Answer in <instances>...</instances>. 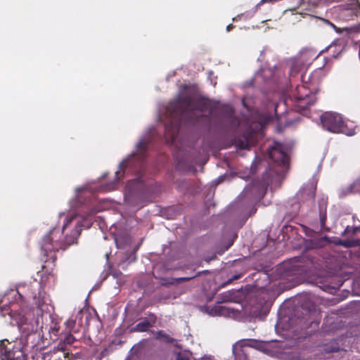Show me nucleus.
Returning <instances> with one entry per match:
<instances>
[{
	"label": "nucleus",
	"mask_w": 360,
	"mask_h": 360,
	"mask_svg": "<svg viewBox=\"0 0 360 360\" xmlns=\"http://www.w3.org/2000/svg\"><path fill=\"white\" fill-rule=\"evenodd\" d=\"M321 20L326 23V24H328V25H330V27H332L336 32L338 33H340V28H338L333 23H332L331 22H330L329 20H326V19H323L321 18Z\"/></svg>",
	"instance_id": "obj_24"
},
{
	"label": "nucleus",
	"mask_w": 360,
	"mask_h": 360,
	"mask_svg": "<svg viewBox=\"0 0 360 360\" xmlns=\"http://www.w3.org/2000/svg\"><path fill=\"white\" fill-rule=\"evenodd\" d=\"M176 360H189L188 359H184V358H181L180 356H178Z\"/></svg>",
	"instance_id": "obj_32"
},
{
	"label": "nucleus",
	"mask_w": 360,
	"mask_h": 360,
	"mask_svg": "<svg viewBox=\"0 0 360 360\" xmlns=\"http://www.w3.org/2000/svg\"><path fill=\"white\" fill-rule=\"evenodd\" d=\"M322 126L327 131L333 133H344L352 136L354 132H347L342 116L335 112H325L321 116Z\"/></svg>",
	"instance_id": "obj_7"
},
{
	"label": "nucleus",
	"mask_w": 360,
	"mask_h": 360,
	"mask_svg": "<svg viewBox=\"0 0 360 360\" xmlns=\"http://www.w3.org/2000/svg\"><path fill=\"white\" fill-rule=\"evenodd\" d=\"M75 337L72 335L69 334L65 337V338L64 340V342L68 345H71L75 342Z\"/></svg>",
	"instance_id": "obj_22"
},
{
	"label": "nucleus",
	"mask_w": 360,
	"mask_h": 360,
	"mask_svg": "<svg viewBox=\"0 0 360 360\" xmlns=\"http://www.w3.org/2000/svg\"><path fill=\"white\" fill-rule=\"evenodd\" d=\"M20 290V288H18L17 289V293L19 295V296H21Z\"/></svg>",
	"instance_id": "obj_35"
},
{
	"label": "nucleus",
	"mask_w": 360,
	"mask_h": 360,
	"mask_svg": "<svg viewBox=\"0 0 360 360\" xmlns=\"http://www.w3.org/2000/svg\"><path fill=\"white\" fill-rule=\"evenodd\" d=\"M39 307L40 308V310L41 311H44V308H43V306L41 304H39Z\"/></svg>",
	"instance_id": "obj_33"
},
{
	"label": "nucleus",
	"mask_w": 360,
	"mask_h": 360,
	"mask_svg": "<svg viewBox=\"0 0 360 360\" xmlns=\"http://www.w3.org/2000/svg\"><path fill=\"white\" fill-rule=\"evenodd\" d=\"M195 276H190V277H181V278H176L175 280L177 281V282H180V281H188V280H191L193 278H194Z\"/></svg>",
	"instance_id": "obj_25"
},
{
	"label": "nucleus",
	"mask_w": 360,
	"mask_h": 360,
	"mask_svg": "<svg viewBox=\"0 0 360 360\" xmlns=\"http://www.w3.org/2000/svg\"><path fill=\"white\" fill-rule=\"evenodd\" d=\"M357 229H358V227H355V228L354 229V231H356Z\"/></svg>",
	"instance_id": "obj_40"
},
{
	"label": "nucleus",
	"mask_w": 360,
	"mask_h": 360,
	"mask_svg": "<svg viewBox=\"0 0 360 360\" xmlns=\"http://www.w3.org/2000/svg\"><path fill=\"white\" fill-rule=\"evenodd\" d=\"M74 324H75V321H73V320L69 319L67 321V326L69 328H71L74 326Z\"/></svg>",
	"instance_id": "obj_26"
},
{
	"label": "nucleus",
	"mask_w": 360,
	"mask_h": 360,
	"mask_svg": "<svg viewBox=\"0 0 360 360\" xmlns=\"http://www.w3.org/2000/svg\"><path fill=\"white\" fill-rule=\"evenodd\" d=\"M248 348H255L270 356L283 360H302L296 349L288 347L285 342H272L264 343L255 340H242L233 345V353L236 357L245 355Z\"/></svg>",
	"instance_id": "obj_3"
},
{
	"label": "nucleus",
	"mask_w": 360,
	"mask_h": 360,
	"mask_svg": "<svg viewBox=\"0 0 360 360\" xmlns=\"http://www.w3.org/2000/svg\"><path fill=\"white\" fill-rule=\"evenodd\" d=\"M4 311H6V314L9 316L11 320V323L12 325H17L22 333L29 334L37 330L38 321H29L28 317L21 313L13 314L11 312L7 311L8 310L6 309V307L0 309L1 314L3 316L6 314V313L4 312Z\"/></svg>",
	"instance_id": "obj_8"
},
{
	"label": "nucleus",
	"mask_w": 360,
	"mask_h": 360,
	"mask_svg": "<svg viewBox=\"0 0 360 360\" xmlns=\"http://www.w3.org/2000/svg\"><path fill=\"white\" fill-rule=\"evenodd\" d=\"M317 53L311 49H304L300 52L299 58L297 59L296 63L304 62L305 64H309L314 59L317 57Z\"/></svg>",
	"instance_id": "obj_12"
},
{
	"label": "nucleus",
	"mask_w": 360,
	"mask_h": 360,
	"mask_svg": "<svg viewBox=\"0 0 360 360\" xmlns=\"http://www.w3.org/2000/svg\"><path fill=\"white\" fill-rule=\"evenodd\" d=\"M272 70L270 68L268 69H262L261 71L257 72L255 74V80L259 81V79L267 81L272 76Z\"/></svg>",
	"instance_id": "obj_15"
},
{
	"label": "nucleus",
	"mask_w": 360,
	"mask_h": 360,
	"mask_svg": "<svg viewBox=\"0 0 360 360\" xmlns=\"http://www.w3.org/2000/svg\"><path fill=\"white\" fill-rule=\"evenodd\" d=\"M259 191V186L257 185H252V186H248L246 188H245L244 191L242 193V195L248 196L250 195H254L253 198L254 200H257L260 197V195L262 193V191H261L259 193L255 194V193Z\"/></svg>",
	"instance_id": "obj_14"
},
{
	"label": "nucleus",
	"mask_w": 360,
	"mask_h": 360,
	"mask_svg": "<svg viewBox=\"0 0 360 360\" xmlns=\"http://www.w3.org/2000/svg\"><path fill=\"white\" fill-rule=\"evenodd\" d=\"M328 50L330 51H333V56L336 58L339 56V54L342 51V46L341 45L331 44L328 47Z\"/></svg>",
	"instance_id": "obj_19"
},
{
	"label": "nucleus",
	"mask_w": 360,
	"mask_h": 360,
	"mask_svg": "<svg viewBox=\"0 0 360 360\" xmlns=\"http://www.w3.org/2000/svg\"><path fill=\"white\" fill-rule=\"evenodd\" d=\"M291 70H292V71H295V72H297V71H298V69H297V68H295V64H293V65H292Z\"/></svg>",
	"instance_id": "obj_29"
},
{
	"label": "nucleus",
	"mask_w": 360,
	"mask_h": 360,
	"mask_svg": "<svg viewBox=\"0 0 360 360\" xmlns=\"http://www.w3.org/2000/svg\"><path fill=\"white\" fill-rule=\"evenodd\" d=\"M339 9L342 13H347L350 18L359 16L360 15V0H348L347 2L340 5Z\"/></svg>",
	"instance_id": "obj_10"
},
{
	"label": "nucleus",
	"mask_w": 360,
	"mask_h": 360,
	"mask_svg": "<svg viewBox=\"0 0 360 360\" xmlns=\"http://www.w3.org/2000/svg\"><path fill=\"white\" fill-rule=\"evenodd\" d=\"M326 219V209L324 210H321L320 212V221H321V226L324 225Z\"/></svg>",
	"instance_id": "obj_23"
},
{
	"label": "nucleus",
	"mask_w": 360,
	"mask_h": 360,
	"mask_svg": "<svg viewBox=\"0 0 360 360\" xmlns=\"http://www.w3.org/2000/svg\"><path fill=\"white\" fill-rule=\"evenodd\" d=\"M255 212V209H253L251 214Z\"/></svg>",
	"instance_id": "obj_38"
},
{
	"label": "nucleus",
	"mask_w": 360,
	"mask_h": 360,
	"mask_svg": "<svg viewBox=\"0 0 360 360\" xmlns=\"http://www.w3.org/2000/svg\"><path fill=\"white\" fill-rule=\"evenodd\" d=\"M141 187L140 181L136 179L131 180L128 182L127 186V194H124V200L126 202L129 201V195H132L137 189Z\"/></svg>",
	"instance_id": "obj_13"
},
{
	"label": "nucleus",
	"mask_w": 360,
	"mask_h": 360,
	"mask_svg": "<svg viewBox=\"0 0 360 360\" xmlns=\"http://www.w3.org/2000/svg\"><path fill=\"white\" fill-rule=\"evenodd\" d=\"M229 309L224 306L215 305L214 306L209 312L212 316H224L226 315Z\"/></svg>",
	"instance_id": "obj_16"
},
{
	"label": "nucleus",
	"mask_w": 360,
	"mask_h": 360,
	"mask_svg": "<svg viewBox=\"0 0 360 360\" xmlns=\"http://www.w3.org/2000/svg\"><path fill=\"white\" fill-rule=\"evenodd\" d=\"M104 207L91 208L90 212L85 215H78L73 212H69L62 231L53 229L46 235L41 241V248L45 255L65 249L68 246L76 242L80 235L82 227L89 229L92 224L91 217Z\"/></svg>",
	"instance_id": "obj_2"
},
{
	"label": "nucleus",
	"mask_w": 360,
	"mask_h": 360,
	"mask_svg": "<svg viewBox=\"0 0 360 360\" xmlns=\"http://www.w3.org/2000/svg\"><path fill=\"white\" fill-rule=\"evenodd\" d=\"M294 261H295V259H293V260L290 261V264H292V263L294 262Z\"/></svg>",
	"instance_id": "obj_39"
},
{
	"label": "nucleus",
	"mask_w": 360,
	"mask_h": 360,
	"mask_svg": "<svg viewBox=\"0 0 360 360\" xmlns=\"http://www.w3.org/2000/svg\"><path fill=\"white\" fill-rule=\"evenodd\" d=\"M298 266L297 265H295V264H292V266L290 267H286V269L287 271H294V269L295 268H297Z\"/></svg>",
	"instance_id": "obj_27"
},
{
	"label": "nucleus",
	"mask_w": 360,
	"mask_h": 360,
	"mask_svg": "<svg viewBox=\"0 0 360 360\" xmlns=\"http://www.w3.org/2000/svg\"><path fill=\"white\" fill-rule=\"evenodd\" d=\"M63 215H64L63 213H60L59 217H61Z\"/></svg>",
	"instance_id": "obj_37"
},
{
	"label": "nucleus",
	"mask_w": 360,
	"mask_h": 360,
	"mask_svg": "<svg viewBox=\"0 0 360 360\" xmlns=\"http://www.w3.org/2000/svg\"><path fill=\"white\" fill-rule=\"evenodd\" d=\"M288 148L278 142H274L272 146H268V156L274 162L286 169L288 165Z\"/></svg>",
	"instance_id": "obj_9"
},
{
	"label": "nucleus",
	"mask_w": 360,
	"mask_h": 360,
	"mask_svg": "<svg viewBox=\"0 0 360 360\" xmlns=\"http://www.w3.org/2000/svg\"><path fill=\"white\" fill-rule=\"evenodd\" d=\"M150 327V324L148 321H143L137 323L134 328V330L137 332L146 331Z\"/></svg>",
	"instance_id": "obj_18"
},
{
	"label": "nucleus",
	"mask_w": 360,
	"mask_h": 360,
	"mask_svg": "<svg viewBox=\"0 0 360 360\" xmlns=\"http://www.w3.org/2000/svg\"><path fill=\"white\" fill-rule=\"evenodd\" d=\"M274 114L268 112L267 114L257 113L254 115L249 120L240 123L239 126H248L243 139H237L235 141V145L237 148L247 149L253 145L257 140L263 136V129L264 126L271 122L274 115L277 116L278 103H271Z\"/></svg>",
	"instance_id": "obj_4"
},
{
	"label": "nucleus",
	"mask_w": 360,
	"mask_h": 360,
	"mask_svg": "<svg viewBox=\"0 0 360 360\" xmlns=\"http://www.w3.org/2000/svg\"><path fill=\"white\" fill-rule=\"evenodd\" d=\"M289 99L292 101L297 110H302L313 105L316 98L308 86L304 84L297 85L289 94Z\"/></svg>",
	"instance_id": "obj_6"
},
{
	"label": "nucleus",
	"mask_w": 360,
	"mask_h": 360,
	"mask_svg": "<svg viewBox=\"0 0 360 360\" xmlns=\"http://www.w3.org/2000/svg\"><path fill=\"white\" fill-rule=\"evenodd\" d=\"M316 185L314 183H309L304 186L297 193V197L301 200H311L314 198Z\"/></svg>",
	"instance_id": "obj_11"
},
{
	"label": "nucleus",
	"mask_w": 360,
	"mask_h": 360,
	"mask_svg": "<svg viewBox=\"0 0 360 360\" xmlns=\"http://www.w3.org/2000/svg\"><path fill=\"white\" fill-rule=\"evenodd\" d=\"M360 192V181H355L354 184H351L347 188V190L343 191V195H347L352 193H357Z\"/></svg>",
	"instance_id": "obj_17"
},
{
	"label": "nucleus",
	"mask_w": 360,
	"mask_h": 360,
	"mask_svg": "<svg viewBox=\"0 0 360 360\" xmlns=\"http://www.w3.org/2000/svg\"><path fill=\"white\" fill-rule=\"evenodd\" d=\"M342 245H344L346 248L349 247H354L359 245V240H346L341 243Z\"/></svg>",
	"instance_id": "obj_21"
},
{
	"label": "nucleus",
	"mask_w": 360,
	"mask_h": 360,
	"mask_svg": "<svg viewBox=\"0 0 360 360\" xmlns=\"http://www.w3.org/2000/svg\"><path fill=\"white\" fill-rule=\"evenodd\" d=\"M224 176H219L217 179V184L221 182L224 180Z\"/></svg>",
	"instance_id": "obj_28"
},
{
	"label": "nucleus",
	"mask_w": 360,
	"mask_h": 360,
	"mask_svg": "<svg viewBox=\"0 0 360 360\" xmlns=\"http://www.w3.org/2000/svg\"><path fill=\"white\" fill-rule=\"evenodd\" d=\"M111 189H112V188L108 186L105 188V191H110Z\"/></svg>",
	"instance_id": "obj_34"
},
{
	"label": "nucleus",
	"mask_w": 360,
	"mask_h": 360,
	"mask_svg": "<svg viewBox=\"0 0 360 360\" xmlns=\"http://www.w3.org/2000/svg\"><path fill=\"white\" fill-rule=\"evenodd\" d=\"M149 142L148 135L143 136L136 145V152L130 155L127 159L120 163L119 169L115 172L116 178L120 179L125 170L135 172L142 166L145 158L147 145Z\"/></svg>",
	"instance_id": "obj_5"
},
{
	"label": "nucleus",
	"mask_w": 360,
	"mask_h": 360,
	"mask_svg": "<svg viewBox=\"0 0 360 360\" xmlns=\"http://www.w3.org/2000/svg\"><path fill=\"white\" fill-rule=\"evenodd\" d=\"M210 112V101L197 99L195 96L180 95L166 107L165 113L160 115L164 123L165 136L167 142L173 143L177 136L179 125L183 120L195 122L200 115Z\"/></svg>",
	"instance_id": "obj_1"
},
{
	"label": "nucleus",
	"mask_w": 360,
	"mask_h": 360,
	"mask_svg": "<svg viewBox=\"0 0 360 360\" xmlns=\"http://www.w3.org/2000/svg\"><path fill=\"white\" fill-rule=\"evenodd\" d=\"M233 26L232 25H229L227 27H226V30L228 32H229L231 29H232Z\"/></svg>",
	"instance_id": "obj_31"
},
{
	"label": "nucleus",
	"mask_w": 360,
	"mask_h": 360,
	"mask_svg": "<svg viewBox=\"0 0 360 360\" xmlns=\"http://www.w3.org/2000/svg\"><path fill=\"white\" fill-rule=\"evenodd\" d=\"M349 231V226H347V227L346 228V229H345V232H347V231Z\"/></svg>",
	"instance_id": "obj_36"
},
{
	"label": "nucleus",
	"mask_w": 360,
	"mask_h": 360,
	"mask_svg": "<svg viewBox=\"0 0 360 360\" xmlns=\"http://www.w3.org/2000/svg\"><path fill=\"white\" fill-rule=\"evenodd\" d=\"M83 190H85L84 187L77 188H76V192L79 193L80 191H83Z\"/></svg>",
	"instance_id": "obj_30"
},
{
	"label": "nucleus",
	"mask_w": 360,
	"mask_h": 360,
	"mask_svg": "<svg viewBox=\"0 0 360 360\" xmlns=\"http://www.w3.org/2000/svg\"><path fill=\"white\" fill-rule=\"evenodd\" d=\"M326 243H327V239L326 237H322L320 238H314V240H312L313 246L315 248H321Z\"/></svg>",
	"instance_id": "obj_20"
}]
</instances>
